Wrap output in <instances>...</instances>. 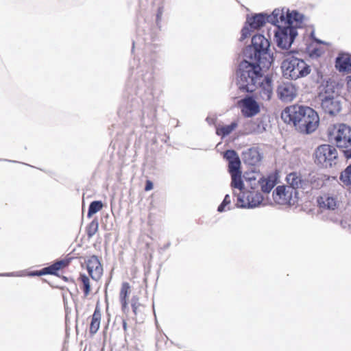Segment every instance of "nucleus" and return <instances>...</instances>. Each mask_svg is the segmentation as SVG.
<instances>
[{
    "mask_svg": "<svg viewBox=\"0 0 351 351\" xmlns=\"http://www.w3.org/2000/svg\"><path fill=\"white\" fill-rule=\"evenodd\" d=\"M282 119L288 124H293L302 133L310 134L315 131L319 123V117L312 108L292 105L283 110Z\"/></svg>",
    "mask_w": 351,
    "mask_h": 351,
    "instance_id": "1",
    "label": "nucleus"
},
{
    "mask_svg": "<svg viewBox=\"0 0 351 351\" xmlns=\"http://www.w3.org/2000/svg\"><path fill=\"white\" fill-rule=\"evenodd\" d=\"M263 64L255 61L244 60L239 64L237 71V85L239 88L246 93H253L257 88L258 81L263 78Z\"/></svg>",
    "mask_w": 351,
    "mask_h": 351,
    "instance_id": "2",
    "label": "nucleus"
},
{
    "mask_svg": "<svg viewBox=\"0 0 351 351\" xmlns=\"http://www.w3.org/2000/svg\"><path fill=\"white\" fill-rule=\"evenodd\" d=\"M281 69L284 77L294 80L304 77L311 72V68L306 62L295 57L292 51L285 56Z\"/></svg>",
    "mask_w": 351,
    "mask_h": 351,
    "instance_id": "3",
    "label": "nucleus"
},
{
    "mask_svg": "<svg viewBox=\"0 0 351 351\" xmlns=\"http://www.w3.org/2000/svg\"><path fill=\"white\" fill-rule=\"evenodd\" d=\"M313 157L315 164L319 167L331 168L337 163L338 152L333 145L323 144L315 149Z\"/></svg>",
    "mask_w": 351,
    "mask_h": 351,
    "instance_id": "4",
    "label": "nucleus"
},
{
    "mask_svg": "<svg viewBox=\"0 0 351 351\" xmlns=\"http://www.w3.org/2000/svg\"><path fill=\"white\" fill-rule=\"evenodd\" d=\"M328 141L339 148L351 146V128L343 123L330 125L327 130Z\"/></svg>",
    "mask_w": 351,
    "mask_h": 351,
    "instance_id": "5",
    "label": "nucleus"
},
{
    "mask_svg": "<svg viewBox=\"0 0 351 351\" xmlns=\"http://www.w3.org/2000/svg\"><path fill=\"white\" fill-rule=\"evenodd\" d=\"M252 46L254 49V60L263 64V67L269 68L272 58L269 53L270 43L264 36L256 34L252 38Z\"/></svg>",
    "mask_w": 351,
    "mask_h": 351,
    "instance_id": "6",
    "label": "nucleus"
},
{
    "mask_svg": "<svg viewBox=\"0 0 351 351\" xmlns=\"http://www.w3.org/2000/svg\"><path fill=\"white\" fill-rule=\"evenodd\" d=\"M251 188V191L244 190L239 192L237 197V206L240 207L252 208L259 205L263 200V196L257 190L256 180L250 178L247 181Z\"/></svg>",
    "mask_w": 351,
    "mask_h": 351,
    "instance_id": "7",
    "label": "nucleus"
},
{
    "mask_svg": "<svg viewBox=\"0 0 351 351\" xmlns=\"http://www.w3.org/2000/svg\"><path fill=\"white\" fill-rule=\"evenodd\" d=\"M274 202L280 205L292 206L298 200V193L290 186H278L272 193Z\"/></svg>",
    "mask_w": 351,
    "mask_h": 351,
    "instance_id": "8",
    "label": "nucleus"
},
{
    "mask_svg": "<svg viewBox=\"0 0 351 351\" xmlns=\"http://www.w3.org/2000/svg\"><path fill=\"white\" fill-rule=\"evenodd\" d=\"M295 34V30L292 27L289 25L280 27V29L275 32V38L278 46L282 49L289 48L293 43Z\"/></svg>",
    "mask_w": 351,
    "mask_h": 351,
    "instance_id": "9",
    "label": "nucleus"
},
{
    "mask_svg": "<svg viewBox=\"0 0 351 351\" xmlns=\"http://www.w3.org/2000/svg\"><path fill=\"white\" fill-rule=\"evenodd\" d=\"M298 88L291 82H282L277 88L278 98L285 102L292 101L298 95Z\"/></svg>",
    "mask_w": 351,
    "mask_h": 351,
    "instance_id": "10",
    "label": "nucleus"
},
{
    "mask_svg": "<svg viewBox=\"0 0 351 351\" xmlns=\"http://www.w3.org/2000/svg\"><path fill=\"white\" fill-rule=\"evenodd\" d=\"M280 178L279 172L275 170L265 176H262L256 180V187L258 186L261 191L265 193H269L276 184L278 182Z\"/></svg>",
    "mask_w": 351,
    "mask_h": 351,
    "instance_id": "11",
    "label": "nucleus"
},
{
    "mask_svg": "<svg viewBox=\"0 0 351 351\" xmlns=\"http://www.w3.org/2000/svg\"><path fill=\"white\" fill-rule=\"evenodd\" d=\"M317 203L320 209L335 210L339 206V199L336 194L325 193L317 197Z\"/></svg>",
    "mask_w": 351,
    "mask_h": 351,
    "instance_id": "12",
    "label": "nucleus"
},
{
    "mask_svg": "<svg viewBox=\"0 0 351 351\" xmlns=\"http://www.w3.org/2000/svg\"><path fill=\"white\" fill-rule=\"evenodd\" d=\"M86 268L89 276L93 280L98 281L103 275V266L99 258L93 255L88 258L86 261Z\"/></svg>",
    "mask_w": 351,
    "mask_h": 351,
    "instance_id": "13",
    "label": "nucleus"
},
{
    "mask_svg": "<svg viewBox=\"0 0 351 351\" xmlns=\"http://www.w3.org/2000/svg\"><path fill=\"white\" fill-rule=\"evenodd\" d=\"M287 186H290L294 190H306L309 188V182L302 178L300 173L291 172L286 177Z\"/></svg>",
    "mask_w": 351,
    "mask_h": 351,
    "instance_id": "14",
    "label": "nucleus"
},
{
    "mask_svg": "<svg viewBox=\"0 0 351 351\" xmlns=\"http://www.w3.org/2000/svg\"><path fill=\"white\" fill-rule=\"evenodd\" d=\"M321 106L324 111L330 115H335L341 110L339 101L333 96H324L322 99Z\"/></svg>",
    "mask_w": 351,
    "mask_h": 351,
    "instance_id": "15",
    "label": "nucleus"
},
{
    "mask_svg": "<svg viewBox=\"0 0 351 351\" xmlns=\"http://www.w3.org/2000/svg\"><path fill=\"white\" fill-rule=\"evenodd\" d=\"M258 94L263 100L269 101L273 94L272 80L269 77H263L258 81Z\"/></svg>",
    "mask_w": 351,
    "mask_h": 351,
    "instance_id": "16",
    "label": "nucleus"
},
{
    "mask_svg": "<svg viewBox=\"0 0 351 351\" xmlns=\"http://www.w3.org/2000/svg\"><path fill=\"white\" fill-rule=\"evenodd\" d=\"M241 102L243 104L241 112L245 117H251L259 112V106L252 97L245 98Z\"/></svg>",
    "mask_w": 351,
    "mask_h": 351,
    "instance_id": "17",
    "label": "nucleus"
},
{
    "mask_svg": "<svg viewBox=\"0 0 351 351\" xmlns=\"http://www.w3.org/2000/svg\"><path fill=\"white\" fill-rule=\"evenodd\" d=\"M69 265L67 260H62L54 263L53 264L44 267L40 270L34 271L32 274L35 276H43V275H57L58 271L64 269Z\"/></svg>",
    "mask_w": 351,
    "mask_h": 351,
    "instance_id": "18",
    "label": "nucleus"
},
{
    "mask_svg": "<svg viewBox=\"0 0 351 351\" xmlns=\"http://www.w3.org/2000/svg\"><path fill=\"white\" fill-rule=\"evenodd\" d=\"M224 157L228 160V170L230 173H240L241 161L237 152L234 150H227L224 153Z\"/></svg>",
    "mask_w": 351,
    "mask_h": 351,
    "instance_id": "19",
    "label": "nucleus"
},
{
    "mask_svg": "<svg viewBox=\"0 0 351 351\" xmlns=\"http://www.w3.org/2000/svg\"><path fill=\"white\" fill-rule=\"evenodd\" d=\"M335 67L339 72H351V55L341 53L335 60Z\"/></svg>",
    "mask_w": 351,
    "mask_h": 351,
    "instance_id": "20",
    "label": "nucleus"
},
{
    "mask_svg": "<svg viewBox=\"0 0 351 351\" xmlns=\"http://www.w3.org/2000/svg\"><path fill=\"white\" fill-rule=\"evenodd\" d=\"M131 292V286L128 282H123L121 284L119 291V301L121 308L125 311L128 306L129 295Z\"/></svg>",
    "mask_w": 351,
    "mask_h": 351,
    "instance_id": "21",
    "label": "nucleus"
},
{
    "mask_svg": "<svg viewBox=\"0 0 351 351\" xmlns=\"http://www.w3.org/2000/svg\"><path fill=\"white\" fill-rule=\"evenodd\" d=\"M269 18L270 22L276 26L277 29H279L280 27L288 25V23H286L287 15L285 16L283 12L280 10H274Z\"/></svg>",
    "mask_w": 351,
    "mask_h": 351,
    "instance_id": "22",
    "label": "nucleus"
},
{
    "mask_svg": "<svg viewBox=\"0 0 351 351\" xmlns=\"http://www.w3.org/2000/svg\"><path fill=\"white\" fill-rule=\"evenodd\" d=\"M252 29H257L264 26L267 21L270 22L269 16L263 14H257L247 20Z\"/></svg>",
    "mask_w": 351,
    "mask_h": 351,
    "instance_id": "23",
    "label": "nucleus"
},
{
    "mask_svg": "<svg viewBox=\"0 0 351 351\" xmlns=\"http://www.w3.org/2000/svg\"><path fill=\"white\" fill-rule=\"evenodd\" d=\"M244 160L245 162L250 165H256L261 161L262 155L257 148L252 147L245 152L244 154Z\"/></svg>",
    "mask_w": 351,
    "mask_h": 351,
    "instance_id": "24",
    "label": "nucleus"
},
{
    "mask_svg": "<svg viewBox=\"0 0 351 351\" xmlns=\"http://www.w3.org/2000/svg\"><path fill=\"white\" fill-rule=\"evenodd\" d=\"M101 318V313L100 308L97 306L90 318L89 333L91 335H95L99 329Z\"/></svg>",
    "mask_w": 351,
    "mask_h": 351,
    "instance_id": "25",
    "label": "nucleus"
},
{
    "mask_svg": "<svg viewBox=\"0 0 351 351\" xmlns=\"http://www.w3.org/2000/svg\"><path fill=\"white\" fill-rule=\"evenodd\" d=\"M77 282L80 288L84 293V298H87L92 291L90 278L86 274H80L77 278Z\"/></svg>",
    "mask_w": 351,
    "mask_h": 351,
    "instance_id": "26",
    "label": "nucleus"
},
{
    "mask_svg": "<svg viewBox=\"0 0 351 351\" xmlns=\"http://www.w3.org/2000/svg\"><path fill=\"white\" fill-rule=\"evenodd\" d=\"M238 126L237 121L231 123L230 125H219L216 129V133L217 135L224 137L231 134Z\"/></svg>",
    "mask_w": 351,
    "mask_h": 351,
    "instance_id": "27",
    "label": "nucleus"
},
{
    "mask_svg": "<svg viewBox=\"0 0 351 351\" xmlns=\"http://www.w3.org/2000/svg\"><path fill=\"white\" fill-rule=\"evenodd\" d=\"M230 175L232 178V187L239 189L240 190V192H242L244 190H245L243 186V183L241 178V172L231 173Z\"/></svg>",
    "mask_w": 351,
    "mask_h": 351,
    "instance_id": "28",
    "label": "nucleus"
},
{
    "mask_svg": "<svg viewBox=\"0 0 351 351\" xmlns=\"http://www.w3.org/2000/svg\"><path fill=\"white\" fill-rule=\"evenodd\" d=\"M103 208V204L101 201L92 202L88 208V217H91L94 214L101 210Z\"/></svg>",
    "mask_w": 351,
    "mask_h": 351,
    "instance_id": "29",
    "label": "nucleus"
},
{
    "mask_svg": "<svg viewBox=\"0 0 351 351\" xmlns=\"http://www.w3.org/2000/svg\"><path fill=\"white\" fill-rule=\"evenodd\" d=\"M340 180L344 184L351 186V165L341 173Z\"/></svg>",
    "mask_w": 351,
    "mask_h": 351,
    "instance_id": "30",
    "label": "nucleus"
},
{
    "mask_svg": "<svg viewBox=\"0 0 351 351\" xmlns=\"http://www.w3.org/2000/svg\"><path fill=\"white\" fill-rule=\"evenodd\" d=\"M300 20L301 16L298 12L293 11L291 13H287V20L286 23H288L289 27H292L293 21H300Z\"/></svg>",
    "mask_w": 351,
    "mask_h": 351,
    "instance_id": "31",
    "label": "nucleus"
},
{
    "mask_svg": "<svg viewBox=\"0 0 351 351\" xmlns=\"http://www.w3.org/2000/svg\"><path fill=\"white\" fill-rule=\"evenodd\" d=\"M98 229V223L96 221H92L89 223L86 228V234L88 237H92L97 231Z\"/></svg>",
    "mask_w": 351,
    "mask_h": 351,
    "instance_id": "32",
    "label": "nucleus"
},
{
    "mask_svg": "<svg viewBox=\"0 0 351 351\" xmlns=\"http://www.w3.org/2000/svg\"><path fill=\"white\" fill-rule=\"evenodd\" d=\"M309 51L311 57H320L324 53V49L321 47H311Z\"/></svg>",
    "mask_w": 351,
    "mask_h": 351,
    "instance_id": "33",
    "label": "nucleus"
},
{
    "mask_svg": "<svg viewBox=\"0 0 351 351\" xmlns=\"http://www.w3.org/2000/svg\"><path fill=\"white\" fill-rule=\"evenodd\" d=\"M139 298L138 296H133L131 300V305L132 308V311L135 315L137 314V311L141 306V304L139 302Z\"/></svg>",
    "mask_w": 351,
    "mask_h": 351,
    "instance_id": "34",
    "label": "nucleus"
},
{
    "mask_svg": "<svg viewBox=\"0 0 351 351\" xmlns=\"http://www.w3.org/2000/svg\"><path fill=\"white\" fill-rule=\"evenodd\" d=\"M231 199L229 195H226L222 202V203L219 206L217 210L219 212H223L225 210V208L226 206L230 204Z\"/></svg>",
    "mask_w": 351,
    "mask_h": 351,
    "instance_id": "35",
    "label": "nucleus"
},
{
    "mask_svg": "<svg viewBox=\"0 0 351 351\" xmlns=\"http://www.w3.org/2000/svg\"><path fill=\"white\" fill-rule=\"evenodd\" d=\"M154 185L151 180H147L145 182V191H149L153 189Z\"/></svg>",
    "mask_w": 351,
    "mask_h": 351,
    "instance_id": "36",
    "label": "nucleus"
},
{
    "mask_svg": "<svg viewBox=\"0 0 351 351\" xmlns=\"http://www.w3.org/2000/svg\"><path fill=\"white\" fill-rule=\"evenodd\" d=\"M162 13H163L162 8H159L158 9L157 14H156V21H157V22H158L161 19Z\"/></svg>",
    "mask_w": 351,
    "mask_h": 351,
    "instance_id": "37",
    "label": "nucleus"
},
{
    "mask_svg": "<svg viewBox=\"0 0 351 351\" xmlns=\"http://www.w3.org/2000/svg\"><path fill=\"white\" fill-rule=\"evenodd\" d=\"M347 88H348V92L351 96V75L348 77V80L347 82Z\"/></svg>",
    "mask_w": 351,
    "mask_h": 351,
    "instance_id": "38",
    "label": "nucleus"
},
{
    "mask_svg": "<svg viewBox=\"0 0 351 351\" xmlns=\"http://www.w3.org/2000/svg\"><path fill=\"white\" fill-rule=\"evenodd\" d=\"M346 155L347 158H351V149L346 152Z\"/></svg>",
    "mask_w": 351,
    "mask_h": 351,
    "instance_id": "39",
    "label": "nucleus"
},
{
    "mask_svg": "<svg viewBox=\"0 0 351 351\" xmlns=\"http://www.w3.org/2000/svg\"><path fill=\"white\" fill-rule=\"evenodd\" d=\"M123 325L124 330L125 331L126 330V325H127V324H126V322L125 321L123 322Z\"/></svg>",
    "mask_w": 351,
    "mask_h": 351,
    "instance_id": "40",
    "label": "nucleus"
},
{
    "mask_svg": "<svg viewBox=\"0 0 351 351\" xmlns=\"http://www.w3.org/2000/svg\"><path fill=\"white\" fill-rule=\"evenodd\" d=\"M245 30V28H244V29H243V30H242V32H243V35L245 34V33H244Z\"/></svg>",
    "mask_w": 351,
    "mask_h": 351,
    "instance_id": "41",
    "label": "nucleus"
}]
</instances>
